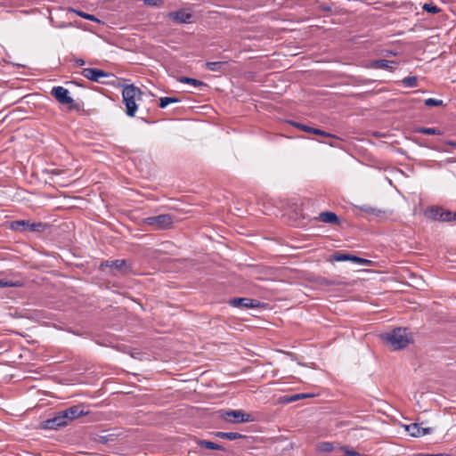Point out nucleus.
Here are the masks:
<instances>
[{
	"label": "nucleus",
	"instance_id": "5",
	"mask_svg": "<svg viewBox=\"0 0 456 456\" xmlns=\"http://www.w3.org/2000/svg\"><path fill=\"white\" fill-rule=\"evenodd\" d=\"M68 424L65 417L61 411H57L54 416L51 419H48L42 423V428L44 429L55 430L63 427H66Z\"/></svg>",
	"mask_w": 456,
	"mask_h": 456
},
{
	"label": "nucleus",
	"instance_id": "44",
	"mask_svg": "<svg viewBox=\"0 0 456 456\" xmlns=\"http://www.w3.org/2000/svg\"><path fill=\"white\" fill-rule=\"evenodd\" d=\"M435 149L437 150V151H448L447 150H445V149H444L442 147H436Z\"/></svg>",
	"mask_w": 456,
	"mask_h": 456
},
{
	"label": "nucleus",
	"instance_id": "43",
	"mask_svg": "<svg viewBox=\"0 0 456 456\" xmlns=\"http://www.w3.org/2000/svg\"><path fill=\"white\" fill-rule=\"evenodd\" d=\"M387 55H395L396 53L393 51H386Z\"/></svg>",
	"mask_w": 456,
	"mask_h": 456
},
{
	"label": "nucleus",
	"instance_id": "31",
	"mask_svg": "<svg viewBox=\"0 0 456 456\" xmlns=\"http://www.w3.org/2000/svg\"><path fill=\"white\" fill-rule=\"evenodd\" d=\"M350 258H351V259H349L350 262L355 263L360 265H371V264H372L371 260L362 258V257H359V256H356L354 255H351Z\"/></svg>",
	"mask_w": 456,
	"mask_h": 456
},
{
	"label": "nucleus",
	"instance_id": "21",
	"mask_svg": "<svg viewBox=\"0 0 456 456\" xmlns=\"http://www.w3.org/2000/svg\"><path fill=\"white\" fill-rule=\"evenodd\" d=\"M302 131H305L307 133H312V134H318V135L326 136V137H335L333 134H331L330 133H327L323 130H321L319 128H314V127H312L309 126H302Z\"/></svg>",
	"mask_w": 456,
	"mask_h": 456
},
{
	"label": "nucleus",
	"instance_id": "2",
	"mask_svg": "<svg viewBox=\"0 0 456 456\" xmlns=\"http://www.w3.org/2000/svg\"><path fill=\"white\" fill-rule=\"evenodd\" d=\"M140 88L134 85H126L122 90L123 102L126 105V113L128 117H134L137 111L136 101L141 98Z\"/></svg>",
	"mask_w": 456,
	"mask_h": 456
},
{
	"label": "nucleus",
	"instance_id": "14",
	"mask_svg": "<svg viewBox=\"0 0 456 456\" xmlns=\"http://www.w3.org/2000/svg\"><path fill=\"white\" fill-rule=\"evenodd\" d=\"M317 219L322 223L330 224H339L338 216L333 212H322L319 214Z\"/></svg>",
	"mask_w": 456,
	"mask_h": 456
},
{
	"label": "nucleus",
	"instance_id": "34",
	"mask_svg": "<svg viewBox=\"0 0 456 456\" xmlns=\"http://www.w3.org/2000/svg\"><path fill=\"white\" fill-rule=\"evenodd\" d=\"M361 211L366 213V214H369V215H375V216H379V214L381 213V211L379 210H377L370 206H362L360 208Z\"/></svg>",
	"mask_w": 456,
	"mask_h": 456
},
{
	"label": "nucleus",
	"instance_id": "28",
	"mask_svg": "<svg viewBox=\"0 0 456 456\" xmlns=\"http://www.w3.org/2000/svg\"><path fill=\"white\" fill-rule=\"evenodd\" d=\"M422 9L428 13L436 14L441 12V9L433 3H425Z\"/></svg>",
	"mask_w": 456,
	"mask_h": 456
},
{
	"label": "nucleus",
	"instance_id": "23",
	"mask_svg": "<svg viewBox=\"0 0 456 456\" xmlns=\"http://www.w3.org/2000/svg\"><path fill=\"white\" fill-rule=\"evenodd\" d=\"M69 12H75L77 15H78L79 17L83 18V19H86L87 20H91V21H97L99 22L100 20L93 14H89V13H86V12H84L82 11H79V10H76L74 8H69Z\"/></svg>",
	"mask_w": 456,
	"mask_h": 456
},
{
	"label": "nucleus",
	"instance_id": "35",
	"mask_svg": "<svg viewBox=\"0 0 456 456\" xmlns=\"http://www.w3.org/2000/svg\"><path fill=\"white\" fill-rule=\"evenodd\" d=\"M441 222H452L453 221L454 213L450 210H443Z\"/></svg>",
	"mask_w": 456,
	"mask_h": 456
},
{
	"label": "nucleus",
	"instance_id": "45",
	"mask_svg": "<svg viewBox=\"0 0 456 456\" xmlns=\"http://www.w3.org/2000/svg\"><path fill=\"white\" fill-rule=\"evenodd\" d=\"M453 221L456 222V213H454V216H453Z\"/></svg>",
	"mask_w": 456,
	"mask_h": 456
},
{
	"label": "nucleus",
	"instance_id": "25",
	"mask_svg": "<svg viewBox=\"0 0 456 456\" xmlns=\"http://www.w3.org/2000/svg\"><path fill=\"white\" fill-rule=\"evenodd\" d=\"M416 131L418 133L424 134L440 135L443 134V132L440 129L435 128V127H419Z\"/></svg>",
	"mask_w": 456,
	"mask_h": 456
},
{
	"label": "nucleus",
	"instance_id": "13",
	"mask_svg": "<svg viewBox=\"0 0 456 456\" xmlns=\"http://www.w3.org/2000/svg\"><path fill=\"white\" fill-rule=\"evenodd\" d=\"M169 17L175 21L176 23L183 24V23H191L192 21V14L191 12H188L184 10H179L175 12H171L169 14Z\"/></svg>",
	"mask_w": 456,
	"mask_h": 456
},
{
	"label": "nucleus",
	"instance_id": "11",
	"mask_svg": "<svg viewBox=\"0 0 456 456\" xmlns=\"http://www.w3.org/2000/svg\"><path fill=\"white\" fill-rule=\"evenodd\" d=\"M398 62L388 60H373L367 64L369 69H382L393 71L396 69Z\"/></svg>",
	"mask_w": 456,
	"mask_h": 456
},
{
	"label": "nucleus",
	"instance_id": "27",
	"mask_svg": "<svg viewBox=\"0 0 456 456\" xmlns=\"http://www.w3.org/2000/svg\"><path fill=\"white\" fill-rule=\"evenodd\" d=\"M317 450L320 452H330L334 450V445L330 442H322L317 445Z\"/></svg>",
	"mask_w": 456,
	"mask_h": 456
},
{
	"label": "nucleus",
	"instance_id": "40",
	"mask_svg": "<svg viewBox=\"0 0 456 456\" xmlns=\"http://www.w3.org/2000/svg\"><path fill=\"white\" fill-rule=\"evenodd\" d=\"M74 62H75L76 65H77L79 67L84 66L86 64V61L83 59H81V58L75 59Z\"/></svg>",
	"mask_w": 456,
	"mask_h": 456
},
{
	"label": "nucleus",
	"instance_id": "10",
	"mask_svg": "<svg viewBox=\"0 0 456 456\" xmlns=\"http://www.w3.org/2000/svg\"><path fill=\"white\" fill-rule=\"evenodd\" d=\"M406 431L411 436L413 437H420L426 435L431 434L433 432V428H424L423 423H412L405 428Z\"/></svg>",
	"mask_w": 456,
	"mask_h": 456
},
{
	"label": "nucleus",
	"instance_id": "37",
	"mask_svg": "<svg viewBox=\"0 0 456 456\" xmlns=\"http://www.w3.org/2000/svg\"><path fill=\"white\" fill-rule=\"evenodd\" d=\"M144 3L149 5H157L159 3H162V0H144Z\"/></svg>",
	"mask_w": 456,
	"mask_h": 456
},
{
	"label": "nucleus",
	"instance_id": "4",
	"mask_svg": "<svg viewBox=\"0 0 456 456\" xmlns=\"http://www.w3.org/2000/svg\"><path fill=\"white\" fill-rule=\"evenodd\" d=\"M144 223L156 229H167L172 225L173 217L170 215L150 216L144 219Z\"/></svg>",
	"mask_w": 456,
	"mask_h": 456
},
{
	"label": "nucleus",
	"instance_id": "9",
	"mask_svg": "<svg viewBox=\"0 0 456 456\" xmlns=\"http://www.w3.org/2000/svg\"><path fill=\"white\" fill-rule=\"evenodd\" d=\"M51 94L61 104H70L73 99L69 96V92L63 86H54L51 90Z\"/></svg>",
	"mask_w": 456,
	"mask_h": 456
},
{
	"label": "nucleus",
	"instance_id": "16",
	"mask_svg": "<svg viewBox=\"0 0 456 456\" xmlns=\"http://www.w3.org/2000/svg\"><path fill=\"white\" fill-rule=\"evenodd\" d=\"M103 266L106 267H111L118 271H124V269L126 267V261L123 259H117V260H107L103 263H102L101 267Z\"/></svg>",
	"mask_w": 456,
	"mask_h": 456
},
{
	"label": "nucleus",
	"instance_id": "1",
	"mask_svg": "<svg viewBox=\"0 0 456 456\" xmlns=\"http://www.w3.org/2000/svg\"><path fill=\"white\" fill-rule=\"evenodd\" d=\"M382 338L394 350L403 349L411 342V338L406 328L394 329L383 335Z\"/></svg>",
	"mask_w": 456,
	"mask_h": 456
},
{
	"label": "nucleus",
	"instance_id": "38",
	"mask_svg": "<svg viewBox=\"0 0 456 456\" xmlns=\"http://www.w3.org/2000/svg\"><path fill=\"white\" fill-rule=\"evenodd\" d=\"M289 123L290 125H292L293 126L297 127V128H299L300 130H302V126H305L306 125H304V124H301V123H298V122H296V121H289Z\"/></svg>",
	"mask_w": 456,
	"mask_h": 456
},
{
	"label": "nucleus",
	"instance_id": "7",
	"mask_svg": "<svg viewBox=\"0 0 456 456\" xmlns=\"http://www.w3.org/2000/svg\"><path fill=\"white\" fill-rule=\"evenodd\" d=\"M81 75L86 78L94 81V82H101V78L112 77L111 74L105 72L102 69H95V68H85L81 71Z\"/></svg>",
	"mask_w": 456,
	"mask_h": 456
},
{
	"label": "nucleus",
	"instance_id": "6",
	"mask_svg": "<svg viewBox=\"0 0 456 456\" xmlns=\"http://www.w3.org/2000/svg\"><path fill=\"white\" fill-rule=\"evenodd\" d=\"M47 224L37 222V223H30L27 220H20L12 223V227L15 230H18L20 227H22L23 231L28 232H42L46 228Z\"/></svg>",
	"mask_w": 456,
	"mask_h": 456
},
{
	"label": "nucleus",
	"instance_id": "39",
	"mask_svg": "<svg viewBox=\"0 0 456 456\" xmlns=\"http://www.w3.org/2000/svg\"><path fill=\"white\" fill-rule=\"evenodd\" d=\"M417 456H451L447 453H437V454H428V453H419Z\"/></svg>",
	"mask_w": 456,
	"mask_h": 456
},
{
	"label": "nucleus",
	"instance_id": "26",
	"mask_svg": "<svg viewBox=\"0 0 456 456\" xmlns=\"http://www.w3.org/2000/svg\"><path fill=\"white\" fill-rule=\"evenodd\" d=\"M311 396H313L311 394H296V395H291V396H285L283 398V402L284 403H292V402H296L297 400L304 399V398H308V397H311Z\"/></svg>",
	"mask_w": 456,
	"mask_h": 456
},
{
	"label": "nucleus",
	"instance_id": "18",
	"mask_svg": "<svg viewBox=\"0 0 456 456\" xmlns=\"http://www.w3.org/2000/svg\"><path fill=\"white\" fill-rule=\"evenodd\" d=\"M197 444L201 448H206L209 450H224V448L214 442L207 441V440H199Z\"/></svg>",
	"mask_w": 456,
	"mask_h": 456
},
{
	"label": "nucleus",
	"instance_id": "19",
	"mask_svg": "<svg viewBox=\"0 0 456 456\" xmlns=\"http://www.w3.org/2000/svg\"><path fill=\"white\" fill-rule=\"evenodd\" d=\"M178 81L181 83L191 85L196 87H201V86L206 87L207 86V85L204 82L195 79V78L187 77H181L178 79Z\"/></svg>",
	"mask_w": 456,
	"mask_h": 456
},
{
	"label": "nucleus",
	"instance_id": "12",
	"mask_svg": "<svg viewBox=\"0 0 456 456\" xmlns=\"http://www.w3.org/2000/svg\"><path fill=\"white\" fill-rule=\"evenodd\" d=\"M231 305L234 307H242V308H256L260 303L256 299H251L248 297H235L230 301Z\"/></svg>",
	"mask_w": 456,
	"mask_h": 456
},
{
	"label": "nucleus",
	"instance_id": "15",
	"mask_svg": "<svg viewBox=\"0 0 456 456\" xmlns=\"http://www.w3.org/2000/svg\"><path fill=\"white\" fill-rule=\"evenodd\" d=\"M443 210H444V208H442L438 206H433V207L427 208V210L425 211V215L430 219H433L436 221H442Z\"/></svg>",
	"mask_w": 456,
	"mask_h": 456
},
{
	"label": "nucleus",
	"instance_id": "3",
	"mask_svg": "<svg viewBox=\"0 0 456 456\" xmlns=\"http://www.w3.org/2000/svg\"><path fill=\"white\" fill-rule=\"evenodd\" d=\"M221 417L231 423H245L252 420L250 415L241 410L224 411Z\"/></svg>",
	"mask_w": 456,
	"mask_h": 456
},
{
	"label": "nucleus",
	"instance_id": "41",
	"mask_svg": "<svg viewBox=\"0 0 456 456\" xmlns=\"http://www.w3.org/2000/svg\"><path fill=\"white\" fill-rule=\"evenodd\" d=\"M69 26H70V24H67V23L62 22V23L57 25L56 27L59 28H68Z\"/></svg>",
	"mask_w": 456,
	"mask_h": 456
},
{
	"label": "nucleus",
	"instance_id": "8",
	"mask_svg": "<svg viewBox=\"0 0 456 456\" xmlns=\"http://www.w3.org/2000/svg\"><path fill=\"white\" fill-rule=\"evenodd\" d=\"M63 416L65 417L68 424L74 419H78L79 417L85 416L88 413L86 411L83 405L77 404L69 407L63 411H61Z\"/></svg>",
	"mask_w": 456,
	"mask_h": 456
},
{
	"label": "nucleus",
	"instance_id": "42",
	"mask_svg": "<svg viewBox=\"0 0 456 456\" xmlns=\"http://www.w3.org/2000/svg\"><path fill=\"white\" fill-rule=\"evenodd\" d=\"M447 145L456 147V142L454 141H448L445 142Z\"/></svg>",
	"mask_w": 456,
	"mask_h": 456
},
{
	"label": "nucleus",
	"instance_id": "33",
	"mask_svg": "<svg viewBox=\"0 0 456 456\" xmlns=\"http://www.w3.org/2000/svg\"><path fill=\"white\" fill-rule=\"evenodd\" d=\"M424 103L428 107H437V106H442L444 104L442 100L435 99V98L426 99Z\"/></svg>",
	"mask_w": 456,
	"mask_h": 456
},
{
	"label": "nucleus",
	"instance_id": "29",
	"mask_svg": "<svg viewBox=\"0 0 456 456\" xmlns=\"http://www.w3.org/2000/svg\"><path fill=\"white\" fill-rule=\"evenodd\" d=\"M402 83L405 87L413 88L418 86V79L413 76L406 77L402 80Z\"/></svg>",
	"mask_w": 456,
	"mask_h": 456
},
{
	"label": "nucleus",
	"instance_id": "30",
	"mask_svg": "<svg viewBox=\"0 0 456 456\" xmlns=\"http://www.w3.org/2000/svg\"><path fill=\"white\" fill-rule=\"evenodd\" d=\"M179 102H180V100L175 97H161L159 99V107L161 109H165L168 104L176 103Z\"/></svg>",
	"mask_w": 456,
	"mask_h": 456
},
{
	"label": "nucleus",
	"instance_id": "20",
	"mask_svg": "<svg viewBox=\"0 0 456 456\" xmlns=\"http://www.w3.org/2000/svg\"><path fill=\"white\" fill-rule=\"evenodd\" d=\"M226 63V61H208L206 67L210 71L220 72Z\"/></svg>",
	"mask_w": 456,
	"mask_h": 456
},
{
	"label": "nucleus",
	"instance_id": "24",
	"mask_svg": "<svg viewBox=\"0 0 456 456\" xmlns=\"http://www.w3.org/2000/svg\"><path fill=\"white\" fill-rule=\"evenodd\" d=\"M350 256H351V254H349V253H342V252L337 251L332 255L331 260L337 261V262L349 261V259H351Z\"/></svg>",
	"mask_w": 456,
	"mask_h": 456
},
{
	"label": "nucleus",
	"instance_id": "22",
	"mask_svg": "<svg viewBox=\"0 0 456 456\" xmlns=\"http://www.w3.org/2000/svg\"><path fill=\"white\" fill-rule=\"evenodd\" d=\"M339 452H343V456H361L359 452L346 446H340L336 452L335 456H339Z\"/></svg>",
	"mask_w": 456,
	"mask_h": 456
},
{
	"label": "nucleus",
	"instance_id": "36",
	"mask_svg": "<svg viewBox=\"0 0 456 456\" xmlns=\"http://www.w3.org/2000/svg\"><path fill=\"white\" fill-rule=\"evenodd\" d=\"M44 172L48 175H61L64 173V170L60 169V168H53V169H46Z\"/></svg>",
	"mask_w": 456,
	"mask_h": 456
},
{
	"label": "nucleus",
	"instance_id": "17",
	"mask_svg": "<svg viewBox=\"0 0 456 456\" xmlns=\"http://www.w3.org/2000/svg\"><path fill=\"white\" fill-rule=\"evenodd\" d=\"M215 436L222 439L236 440L244 437L243 435L237 432H222L217 431L215 433Z\"/></svg>",
	"mask_w": 456,
	"mask_h": 456
},
{
	"label": "nucleus",
	"instance_id": "32",
	"mask_svg": "<svg viewBox=\"0 0 456 456\" xmlns=\"http://www.w3.org/2000/svg\"><path fill=\"white\" fill-rule=\"evenodd\" d=\"M21 283L20 281H12L1 279L0 280V288H11V287H20Z\"/></svg>",
	"mask_w": 456,
	"mask_h": 456
}]
</instances>
